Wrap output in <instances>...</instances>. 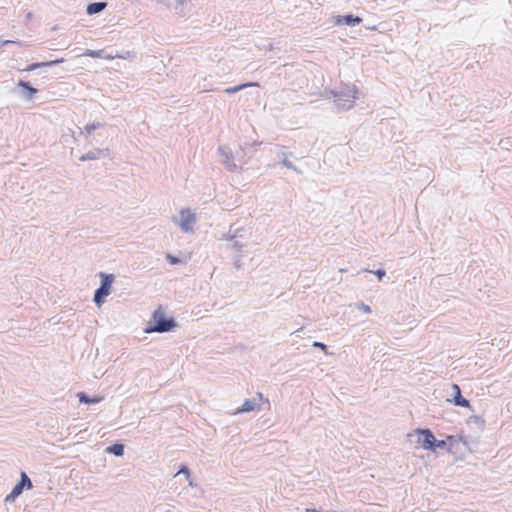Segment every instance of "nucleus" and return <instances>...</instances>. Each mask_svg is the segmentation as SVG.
<instances>
[{
    "instance_id": "nucleus-1",
    "label": "nucleus",
    "mask_w": 512,
    "mask_h": 512,
    "mask_svg": "<svg viewBox=\"0 0 512 512\" xmlns=\"http://www.w3.org/2000/svg\"><path fill=\"white\" fill-rule=\"evenodd\" d=\"M177 320L174 317L166 315L161 307L154 309L151 319L143 329L145 334H164L173 332L177 328Z\"/></svg>"
},
{
    "instance_id": "nucleus-2",
    "label": "nucleus",
    "mask_w": 512,
    "mask_h": 512,
    "mask_svg": "<svg viewBox=\"0 0 512 512\" xmlns=\"http://www.w3.org/2000/svg\"><path fill=\"white\" fill-rule=\"evenodd\" d=\"M459 445H468L467 437L462 435H446V438L436 442H430L427 444L420 445L422 449L428 452L435 453L438 450H445L448 453H457L459 451ZM468 449V447H466Z\"/></svg>"
},
{
    "instance_id": "nucleus-3",
    "label": "nucleus",
    "mask_w": 512,
    "mask_h": 512,
    "mask_svg": "<svg viewBox=\"0 0 512 512\" xmlns=\"http://www.w3.org/2000/svg\"><path fill=\"white\" fill-rule=\"evenodd\" d=\"M330 95L336 99L334 100V106L340 109V111H346L352 108L354 101L357 100L360 95V91L354 85H347L340 91H330Z\"/></svg>"
},
{
    "instance_id": "nucleus-4",
    "label": "nucleus",
    "mask_w": 512,
    "mask_h": 512,
    "mask_svg": "<svg viewBox=\"0 0 512 512\" xmlns=\"http://www.w3.org/2000/svg\"><path fill=\"white\" fill-rule=\"evenodd\" d=\"M114 283V274L101 272L99 273V287L94 291L95 307L100 308L104 304L106 297L112 293V284Z\"/></svg>"
},
{
    "instance_id": "nucleus-5",
    "label": "nucleus",
    "mask_w": 512,
    "mask_h": 512,
    "mask_svg": "<svg viewBox=\"0 0 512 512\" xmlns=\"http://www.w3.org/2000/svg\"><path fill=\"white\" fill-rule=\"evenodd\" d=\"M31 489L32 481L25 472H21V476H19V481H17V483L13 485L12 491H10L8 495H6V498H4V502L12 504L14 500L17 499L22 494V492Z\"/></svg>"
},
{
    "instance_id": "nucleus-6",
    "label": "nucleus",
    "mask_w": 512,
    "mask_h": 512,
    "mask_svg": "<svg viewBox=\"0 0 512 512\" xmlns=\"http://www.w3.org/2000/svg\"><path fill=\"white\" fill-rule=\"evenodd\" d=\"M450 397H448V403L459 407L472 411V407L470 406V402H468L467 398L461 395V388L457 384L450 385Z\"/></svg>"
},
{
    "instance_id": "nucleus-7",
    "label": "nucleus",
    "mask_w": 512,
    "mask_h": 512,
    "mask_svg": "<svg viewBox=\"0 0 512 512\" xmlns=\"http://www.w3.org/2000/svg\"><path fill=\"white\" fill-rule=\"evenodd\" d=\"M194 223H196V214L190 211V209H181L179 211V229H181V232H192V225Z\"/></svg>"
},
{
    "instance_id": "nucleus-8",
    "label": "nucleus",
    "mask_w": 512,
    "mask_h": 512,
    "mask_svg": "<svg viewBox=\"0 0 512 512\" xmlns=\"http://www.w3.org/2000/svg\"><path fill=\"white\" fill-rule=\"evenodd\" d=\"M13 93H16L27 101H31L33 96L37 94V89L33 88L30 82L24 79H19V81H17V85H15V89H13Z\"/></svg>"
},
{
    "instance_id": "nucleus-9",
    "label": "nucleus",
    "mask_w": 512,
    "mask_h": 512,
    "mask_svg": "<svg viewBox=\"0 0 512 512\" xmlns=\"http://www.w3.org/2000/svg\"><path fill=\"white\" fill-rule=\"evenodd\" d=\"M64 62H66V59L64 58H58L50 61L32 62L31 64H29V66L21 69V72H32L38 69L52 68Z\"/></svg>"
},
{
    "instance_id": "nucleus-10",
    "label": "nucleus",
    "mask_w": 512,
    "mask_h": 512,
    "mask_svg": "<svg viewBox=\"0 0 512 512\" xmlns=\"http://www.w3.org/2000/svg\"><path fill=\"white\" fill-rule=\"evenodd\" d=\"M362 22V19L359 16H355L353 14H347V15H338L333 17V23L342 26H355L357 24H360Z\"/></svg>"
},
{
    "instance_id": "nucleus-11",
    "label": "nucleus",
    "mask_w": 512,
    "mask_h": 512,
    "mask_svg": "<svg viewBox=\"0 0 512 512\" xmlns=\"http://www.w3.org/2000/svg\"><path fill=\"white\" fill-rule=\"evenodd\" d=\"M78 57H90L93 59H103L106 61L114 60V56H112V53L106 51L105 49H99V50L86 49Z\"/></svg>"
},
{
    "instance_id": "nucleus-12",
    "label": "nucleus",
    "mask_w": 512,
    "mask_h": 512,
    "mask_svg": "<svg viewBox=\"0 0 512 512\" xmlns=\"http://www.w3.org/2000/svg\"><path fill=\"white\" fill-rule=\"evenodd\" d=\"M414 433L418 435V445H427L440 441L434 437V434L428 428H418L414 430Z\"/></svg>"
},
{
    "instance_id": "nucleus-13",
    "label": "nucleus",
    "mask_w": 512,
    "mask_h": 512,
    "mask_svg": "<svg viewBox=\"0 0 512 512\" xmlns=\"http://www.w3.org/2000/svg\"><path fill=\"white\" fill-rule=\"evenodd\" d=\"M218 153L219 156L223 157V165H225L229 172H236L238 170V166L232 161V152L230 150L224 146H219Z\"/></svg>"
},
{
    "instance_id": "nucleus-14",
    "label": "nucleus",
    "mask_w": 512,
    "mask_h": 512,
    "mask_svg": "<svg viewBox=\"0 0 512 512\" xmlns=\"http://www.w3.org/2000/svg\"><path fill=\"white\" fill-rule=\"evenodd\" d=\"M255 410H259V403L255 398H246L242 405L235 410V415H241L246 413H251Z\"/></svg>"
},
{
    "instance_id": "nucleus-15",
    "label": "nucleus",
    "mask_w": 512,
    "mask_h": 512,
    "mask_svg": "<svg viewBox=\"0 0 512 512\" xmlns=\"http://www.w3.org/2000/svg\"><path fill=\"white\" fill-rule=\"evenodd\" d=\"M106 153H108L107 149L95 148L90 150V152H86V154L80 156V159L78 160H80V162L94 161L106 156Z\"/></svg>"
},
{
    "instance_id": "nucleus-16",
    "label": "nucleus",
    "mask_w": 512,
    "mask_h": 512,
    "mask_svg": "<svg viewBox=\"0 0 512 512\" xmlns=\"http://www.w3.org/2000/svg\"><path fill=\"white\" fill-rule=\"evenodd\" d=\"M76 398H78V402H80V404L84 405H95L102 401V397L98 395H90L86 392H78V394H76Z\"/></svg>"
},
{
    "instance_id": "nucleus-17",
    "label": "nucleus",
    "mask_w": 512,
    "mask_h": 512,
    "mask_svg": "<svg viewBox=\"0 0 512 512\" xmlns=\"http://www.w3.org/2000/svg\"><path fill=\"white\" fill-rule=\"evenodd\" d=\"M258 86H259V83H257V82H245V83H240L239 85H236V86L229 87V88L223 90V93L228 94V95H234L248 87H258Z\"/></svg>"
},
{
    "instance_id": "nucleus-18",
    "label": "nucleus",
    "mask_w": 512,
    "mask_h": 512,
    "mask_svg": "<svg viewBox=\"0 0 512 512\" xmlns=\"http://www.w3.org/2000/svg\"><path fill=\"white\" fill-rule=\"evenodd\" d=\"M125 449V446L121 442H114L113 444L107 446L105 448V453L115 456V457H122L123 456V450Z\"/></svg>"
},
{
    "instance_id": "nucleus-19",
    "label": "nucleus",
    "mask_w": 512,
    "mask_h": 512,
    "mask_svg": "<svg viewBox=\"0 0 512 512\" xmlns=\"http://www.w3.org/2000/svg\"><path fill=\"white\" fill-rule=\"evenodd\" d=\"M107 7V2H92L89 3L86 7V13L88 15H95L102 12Z\"/></svg>"
},
{
    "instance_id": "nucleus-20",
    "label": "nucleus",
    "mask_w": 512,
    "mask_h": 512,
    "mask_svg": "<svg viewBox=\"0 0 512 512\" xmlns=\"http://www.w3.org/2000/svg\"><path fill=\"white\" fill-rule=\"evenodd\" d=\"M102 127H104V124L100 123V122H93V123L86 124V126H84V130H82V132H80V135H84V136L88 137L94 131H96Z\"/></svg>"
},
{
    "instance_id": "nucleus-21",
    "label": "nucleus",
    "mask_w": 512,
    "mask_h": 512,
    "mask_svg": "<svg viewBox=\"0 0 512 512\" xmlns=\"http://www.w3.org/2000/svg\"><path fill=\"white\" fill-rule=\"evenodd\" d=\"M166 262H168V264L170 265H184L186 264V261L181 258V257H178L177 255H174V254H171V253H166Z\"/></svg>"
},
{
    "instance_id": "nucleus-22",
    "label": "nucleus",
    "mask_w": 512,
    "mask_h": 512,
    "mask_svg": "<svg viewBox=\"0 0 512 512\" xmlns=\"http://www.w3.org/2000/svg\"><path fill=\"white\" fill-rule=\"evenodd\" d=\"M175 11L180 16L186 15V5L190 2V0H175Z\"/></svg>"
},
{
    "instance_id": "nucleus-23",
    "label": "nucleus",
    "mask_w": 512,
    "mask_h": 512,
    "mask_svg": "<svg viewBox=\"0 0 512 512\" xmlns=\"http://www.w3.org/2000/svg\"><path fill=\"white\" fill-rule=\"evenodd\" d=\"M114 59H133L135 58V51H121L113 54Z\"/></svg>"
},
{
    "instance_id": "nucleus-24",
    "label": "nucleus",
    "mask_w": 512,
    "mask_h": 512,
    "mask_svg": "<svg viewBox=\"0 0 512 512\" xmlns=\"http://www.w3.org/2000/svg\"><path fill=\"white\" fill-rule=\"evenodd\" d=\"M280 165L284 166V168L286 169H290L298 173V175H301V170L297 168L295 165H293V163L289 161L287 158L280 159Z\"/></svg>"
},
{
    "instance_id": "nucleus-25",
    "label": "nucleus",
    "mask_w": 512,
    "mask_h": 512,
    "mask_svg": "<svg viewBox=\"0 0 512 512\" xmlns=\"http://www.w3.org/2000/svg\"><path fill=\"white\" fill-rule=\"evenodd\" d=\"M467 422L476 424L477 426H479V428L484 427V419L481 416L473 415L469 417V420H467Z\"/></svg>"
},
{
    "instance_id": "nucleus-26",
    "label": "nucleus",
    "mask_w": 512,
    "mask_h": 512,
    "mask_svg": "<svg viewBox=\"0 0 512 512\" xmlns=\"http://www.w3.org/2000/svg\"><path fill=\"white\" fill-rule=\"evenodd\" d=\"M178 474H182L183 476H185V479H189L190 478V469L188 468V466H186V464H181V465H179V469H177L176 475H178Z\"/></svg>"
},
{
    "instance_id": "nucleus-27",
    "label": "nucleus",
    "mask_w": 512,
    "mask_h": 512,
    "mask_svg": "<svg viewBox=\"0 0 512 512\" xmlns=\"http://www.w3.org/2000/svg\"><path fill=\"white\" fill-rule=\"evenodd\" d=\"M364 271L374 274V276H376V278H378V280H380V281L384 277V269L383 268H378L376 270H364Z\"/></svg>"
},
{
    "instance_id": "nucleus-28",
    "label": "nucleus",
    "mask_w": 512,
    "mask_h": 512,
    "mask_svg": "<svg viewBox=\"0 0 512 512\" xmlns=\"http://www.w3.org/2000/svg\"><path fill=\"white\" fill-rule=\"evenodd\" d=\"M261 145V142L260 141H254L253 143H250V142H244L242 143V145H240V150H245L247 148H250V147H256V146H259Z\"/></svg>"
},
{
    "instance_id": "nucleus-29",
    "label": "nucleus",
    "mask_w": 512,
    "mask_h": 512,
    "mask_svg": "<svg viewBox=\"0 0 512 512\" xmlns=\"http://www.w3.org/2000/svg\"><path fill=\"white\" fill-rule=\"evenodd\" d=\"M357 309L361 310L366 314L371 313V308L368 305L363 304V302H359V304H357Z\"/></svg>"
},
{
    "instance_id": "nucleus-30",
    "label": "nucleus",
    "mask_w": 512,
    "mask_h": 512,
    "mask_svg": "<svg viewBox=\"0 0 512 512\" xmlns=\"http://www.w3.org/2000/svg\"><path fill=\"white\" fill-rule=\"evenodd\" d=\"M241 232H243V228H231L227 234L232 235L233 237H241Z\"/></svg>"
},
{
    "instance_id": "nucleus-31",
    "label": "nucleus",
    "mask_w": 512,
    "mask_h": 512,
    "mask_svg": "<svg viewBox=\"0 0 512 512\" xmlns=\"http://www.w3.org/2000/svg\"><path fill=\"white\" fill-rule=\"evenodd\" d=\"M313 347L318 348L320 351H323V352H325V350H327V346H325L324 343L319 342V341L313 342Z\"/></svg>"
},
{
    "instance_id": "nucleus-32",
    "label": "nucleus",
    "mask_w": 512,
    "mask_h": 512,
    "mask_svg": "<svg viewBox=\"0 0 512 512\" xmlns=\"http://www.w3.org/2000/svg\"><path fill=\"white\" fill-rule=\"evenodd\" d=\"M291 157V152H285L284 150L280 151V153H278V158L282 159V158H289Z\"/></svg>"
},
{
    "instance_id": "nucleus-33",
    "label": "nucleus",
    "mask_w": 512,
    "mask_h": 512,
    "mask_svg": "<svg viewBox=\"0 0 512 512\" xmlns=\"http://www.w3.org/2000/svg\"><path fill=\"white\" fill-rule=\"evenodd\" d=\"M233 249L239 252L241 250V244L238 241H233Z\"/></svg>"
},
{
    "instance_id": "nucleus-34",
    "label": "nucleus",
    "mask_w": 512,
    "mask_h": 512,
    "mask_svg": "<svg viewBox=\"0 0 512 512\" xmlns=\"http://www.w3.org/2000/svg\"><path fill=\"white\" fill-rule=\"evenodd\" d=\"M237 238L238 237H233L230 234L225 235V239H227V241H230V242L236 241Z\"/></svg>"
},
{
    "instance_id": "nucleus-35",
    "label": "nucleus",
    "mask_w": 512,
    "mask_h": 512,
    "mask_svg": "<svg viewBox=\"0 0 512 512\" xmlns=\"http://www.w3.org/2000/svg\"><path fill=\"white\" fill-rule=\"evenodd\" d=\"M305 512H321V511L315 507H308V508H305Z\"/></svg>"
},
{
    "instance_id": "nucleus-36",
    "label": "nucleus",
    "mask_w": 512,
    "mask_h": 512,
    "mask_svg": "<svg viewBox=\"0 0 512 512\" xmlns=\"http://www.w3.org/2000/svg\"><path fill=\"white\" fill-rule=\"evenodd\" d=\"M33 18V14L31 12H27L25 15V21L28 22Z\"/></svg>"
},
{
    "instance_id": "nucleus-37",
    "label": "nucleus",
    "mask_w": 512,
    "mask_h": 512,
    "mask_svg": "<svg viewBox=\"0 0 512 512\" xmlns=\"http://www.w3.org/2000/svg\"><path fill=\"white\" fill-rule=\"evenodd\" d=\"M185 480H187V483H189V486L196 487V484L194 483V481H192V477L189 479H185Z\"/></svg>"
},
{
    "instance_id": "nucleus-38",
    "label": "nucleus",
    "mask_w": 512,
    "mask_h": 512,
    "mask_svg": "<svg viewBox=\"0 0 512 512\" xmlns=\"http://www.w3.org/2000/svg\"><path fill=\"white\" fill-rule=\"evenodd\" d=\"M258 398H260V400H262V394L261 393H258Z\"/></svg>"
},
{
    "instance_id": "nucleus-39",
    "label": "nucleus",
    "mask_w": 512,
    "mask_h": 512,
    "mask_svg": "<svg viewBox=\"0 0 512 512\" xmlns=\"http://www.w3.org/2000/svg\"><path fill=\"white\" fill-rule=\"evenodd\" d=\"M326 512H335V511H326Z\"/></svg>"
}]
</instances>
